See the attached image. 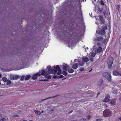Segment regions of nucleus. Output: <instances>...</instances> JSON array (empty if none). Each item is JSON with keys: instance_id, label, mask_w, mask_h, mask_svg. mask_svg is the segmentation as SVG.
Masks as SVG:
<instances>
[{"instance_id": "1", "label": "nucleus", "mask_w": 121, "mask_h": 121, "mask_svg": "<svg viewBox=\"0 0 121 121\" xmlns=\"http://www.w3.org/2000/svg\"><path fill=\"white\" fill-rule=\"evenodd\" d=\"M53 69L51 67V66H49L46 69V71L44 70L41 71V74L45 76V78H46L44 79L41 80V81H48V79L50 78V76L48 75V73H53L55 74L58 71L57 74L58 75H60L61 73V71L60 70L58 65L56 66V67H53Z\"/></svg>"}, {"instance_id": "2", "label": "nucleus", "mask_w": 121, "mask_h": 121, "mask_svg": "<svg viewBox=\"0 0 121 121\" xmlns=\"http://www.w3.org/2000/svg\"><path fill=\"white\" fill-rule=\"evenodd\" d=\"M82 61H81L79 60H78V61L79 65L82 66H83L85 62H87L89 60L88 58L85 57H83L82 58Z\"/></svg>"}, {"instance_id": "3", "label": "nucleus", "mask_w": 121, "mask_h": 121, "mask_svg": "<svg viewBox=\"0 0 121 121\" xmlns=\"http://www.w3.org/2000/svg\"><path fill=\"white\" fill-rule=\"evenodd\" d=\"M114 61V58L112 57H109L108 59V69H110Z\"/></svg>"}, {"instance_id": "4", "label": "nucleus", "mask_w": 121, "mask_h": 121, "mask_svg": "<svg viewBox=\"0 0 121 121\" xmlns=\"http://www.w3.org/2000/svg\"><path fill=\"white\" fill-rule=\"evenodd\" d=\"M106 29V26L105 25L102 26V29L99 32H98L97 31H96V33L99 35H104L105 33V30Z\"/></svg>"}, {"instance_id": "5", "label": "nucleus", "mask_w": 121, "mask_h": 121, "mask_svg": "<svg viewBox=\"0 0 121 121\" xmlns=\"http://www.w3.org/2000/svg\"><path fill=\"white\" fill-rule=\"evenodd\" d=\"M109 104L111 106H114L116 105V103L115 99H110L108 101Z\"/></svg>"}, {"instance_id": "6", "label": "nucleus", "mask_w": 121, "mask_h": 121, "mask_svg": "<svg viewBox=\"0 0 121 121\" xmlns=\"http://www.w3.org/2000/svg\"><path fill=\"white\" fill-rule=\"evenodd\" d=\"M112 73L113 75L114 76H121V71L118 72L116 70H113Z\"/></svg>"}, {"instance_id": "7", "label": "nucleus", "mask_w": 121, "mask_h": 121, "mask_svg": "<svg viewBox=\"0 0 121 121\" xmlns=\"http://www.w3.org/2000/svg\"><path fill=\"white\" fill-rule=\"evenodd\" d=\"M106 79L109 81H111L112 80V77L110 74L106 72Z\"/></svg>"}, {"instance_id": "8", "label": "nucleus", "mask_w": 121, "mask_h": 121, "mask_svg": "<svg viewBox=\"0 0 121 121\" xmlns=\"http://www.w3.org/2000/svg\"><path fill=\"white\" fill-rule=\"evenodd\" d=\"M112 114V112L111 111L108 109L106 110V117L111 116Z\"/></svg>"}, {"instance_id": "9", "label": "nucleus", "mask_w": 121, "mask_h": 121, "mask_svg": "<svg viewBox=\"0 0 121 121\" xmlns=\"http://www.w3.org/2000/svg\"><path fill=\"white\" fill-rule=\"evenodd\" d=\"M63 67V69L64 70H65V71H67L68 69L69 68V67L68 66L67 64H65L64 65Z\"/></svg>"}, {"instance_id": "10", "label": "nucleus", "mask_w": 121, "mask_h": 121, "mask_svg": "<svg viewBox=\"0 0 121 121\" xmlns=\"http://www.w3.org/2000/svg\"><path fill=\"white\" fill-rule=\"evenodd\" d=\"M78 66V63H76L72 65V68L74 69H76L77 68Z\"/></svg>"}, {"instance_id": "11", "label": "nucleus", "mask_w": 121, "mask_h": 121, "mask_svg": "<svg viewBox=\"0 0 121 121\" xmlns=\"http://www.w3.org/2000/svg\"><path fill=\"white\" fill-rule=\"evenodd\" d=\"M91 56L93 57H94L96 55V53L95 50L94 51H93L92 52H91Z\"/></svg>"}, {"instance_id": "12", "label": "nucleus", "mask_w": 121, "mask_h": 121, "mask_svg": "<svg viewBox=\"0 0 121 121\" xmlns=\"http://www.w3.org/2000/svg\"><path fill=\"white\" fill-rule=\"evenodd\" d=\"M110 98V96L109 94L107 93L106 94V102L109 101Z\"/></svg>"}, {"instance_id": "13", "label": "nucleus", "mask_w": 121, "mask_h": 121, "mask_svg": "<svg viewBox=\"0 0 121 121\" xmlns=\"http://www.w3.org/2000/svg\"><path fill=\"white\" fill-rule=\"evenodd\" d=\"M34 111L35 114L37 115H39L41 114V113L39 111L35 110Z\"/></svg>"}, {"instance_id": "14", "label": "nucleus", "mask_w": 121, "mask_h": 121, "mask_svg": "<svg viewBox=\"0 0 121 121\" xmlns=\"http://www.w3.org/2000/svg\"><path fill=\"white\" fill-rule=\"evenodd\" d=\"M99 17L100 20V22L102 23H104V20L103 19V17L101 16H100Z\"/></svg>"}, {"instance_id": "15", "label": "nucleus", "mask_w": 121, "mask_h": 121, "mask_svg": "<svg viewBox=\"0 0 121 121\" xmlns=\"http://www.w3.org/2000/svg\"><path fill=\"white\" fill-rule=\"evenodd\" d=\"M30 75H27L25 77V79L26 80H28L30 79Z\"/></svg>"}, {"instance_id": "16", "label": "nucleus", "mask_w": 121, "mask_h": 121, "mask_svg": "<svg viewBox=\"0 0 121 121\" xmlns=\"http://www.w3.org/2000/svg\"><path fill=\"white\" fill-rule=\"evenodd\" d=\"M102 48L101 47H99L97 49V52L98 53L102 51Z\"/></svg>"}, {"instance_id": "17", "label": "nucleus", "mask_w": 121, "mask_h": 121, "mask_svg": "<svg viewBox=\"0 0 121 121\" xmlns=\"http://www.w3.org/2000/svg\"><path fill=\"white\" fill-rule=\"evenodd\" d=\"M14 77V78H13L14 80L20 78L19 77L18 75H16Z\"/></svg>"}, {"instance_id": "18", "label": "nucleus", "mask_w": 121, "mask_h": 121, "mask_svg": "<svg viewBox=\"0 0 121 121\" xmlns=\"http://www.w3.org/2000/svg\"><path fill=\"white\" fill-rule=\"evenodd\" d=\"M74 71V70L73 69H68V72L69 73H73Z\"/></svg>"}, {"instance_id": "19", "label": "nucleus", "mask_w": 121, "mask_h": 121, "mask_svg": "<svg viewBox=\"0 0 121 121\" xmlns=\"http://www.w3.org/2000/svg\"><path fill=\"white\" fill-rule=\"evenodd\" d=\"M37 78V77L35 74L34 75H33L32 78L34 80L36 79Z\"/></svg>"}, {"instance_id": "20", "label": "nucleus", "mask_w": 121, "mask_h": 121, "mask_svg": "<svg viewBox=\"0 0 121 121\" xmlns=\"http://www.w3.org/2000/svg\"><path fill=\"white\" fill-rule=\"evenodd\" d=\"M118 92V91L117 90H114L113 91V93L115 94H117Z\"/></svg>"}, {"instance_id": "21", "label": "nucleus", "mask_w": 121, "mask_h": 121, "mask_svg": "<svg viewBox=\"0 0 121 121\" xmlns=\"http://www.w3.org/2000/svg\"><path fill=\"white\" fill-rule=\"evenodd\" d=\"M103 116L104 117H106V110H104L103 112Z\"/></svg>"}, {"instance_id": "22", "label": "nucleus", "mask_w": 121, "mask_h": 121, "mask_svg": "<svg viewBox=\"0 0 121 121\" xmlns=\"http://www.w3.org/2000/svg\"><path fill=\"white\" fill-rule=\"evenodd\" d=\"M120 4H118L117 5V6L116 8H117V9L118 10V11H119V8L120 7Z\"/></svg>"}, {"instance_id": "23", "label": "nucleus", "mask_w": 121, "mask_h": 121, "mask_svg": "<svg viewBox=\"0 0 121 121\" xmlns=\"http://www.w3.org/2000/svg\"><path fill=\"white\" fill-rule=\"evenodd\" d=\"M2 80L4 82H6L8 81L7 79L5 77H3L2 78Z\"/></svg>"}, {"instance_id": "24", "label": "nucleus", "mask_w": 121, "mask_h": 121, "mask_svg": "<svg viewBox=\"0 0 121 121\" xmlns=\"http://www.w3.org/2000/svg\"><path fill=\"white\" fill-rule=\"evenodd\" d=\"M62 73L65 75H66L67 74V73L65 71H64L62 72Z\"/></svg>"}, {"instance_id": "25", "label": "nucleus", "mask_w": 121, "mask_h": 121, "mask_svg": "<svg viewBox=\"0 0 121 121\" xmlns=\"http://www.w3.org/2000/svg\"><path fill=\"white\" fill-rule=\"evenodd\" d=\"M11 83V82L9 80H8L7 82V85H10Z\"/></svg>"}, {"instance_id": "26", "label": "nucleus", "mask_w": 121, "mask_h": 121, "mask_svg": "<svg viewBox=\"0 0 121 121\" xmlns=\"http://www.w3.org/2000/svg\"><path fill=\"white\" fill-rule=\"evenodd\" d=\"M24 76H22L20 79V80L22 81L24 79Z\"/></svg>"}, {"instance_id": "27", "label": "nucleus", "mask_w": 121, "mask_h": 121, "mask_svg": "<svg viewBox=\"0 0 121 121\" xmlns=\"http://www.w3.org/2000/svg\"><path fill=\"white\" fill-rule=\"evenodd\" d=\"M103 76L105 77H106V73L105 72L103 74Z\"/></svg>"}, {"instance_id": "28", "label": "nucleus", "mask_w": 121, "mask_h": 121, "mask_svg": "<svg viewBox=\"0 0 121 121\" xmlns=\"http://www.w3.org/2000/svg\"><path fill=\"white\" fill-rule=\"evenodd\" d=\"M35 74L36 75L37 77V76H40L41 75V74L40 73H37Z\"/></svg>"}, {"instance_id": "29", "label": "nucleus", "mask_w": 121, "mask_h": 121, "mask_svg": "<svg viewBox=\"0 0 121 121\" xmlns=\"http://www.w3.org/2000/svg\"><path fill=\"white\" fill-rule=\"evenodd\" d=\"M14 76L13 75H11L10 76V78L14 80L13 78H14Z\"/></svg>"}, {"instance_id": "30", "label": "nucleus", "mask_w": 121, "mask_h": 121, "mask_svg": "<svg viewBox=\"0 0 121 121\" xmlns=\"http://www.w3.org/2000/svg\"><path fill=\"white\" fill-rule=\"evenodd\" d=\"M86 120V119L85 118L81 119L80 121H85Z\"/></svg>"}, {"instance_id": "31", "label": "nucleus", "mask_w": 121, "mask_h": 121, "mask_svg": "<svg viewBox=\"0 0 121 121\" xmlns=\"http://www.w3.org/2000/svg\"><path fill=\"white\" fill-rule=\"evenodd\" d=\"M91 117V116H88L86 118L87 119H89Z\"/></svg>"}, {"instance_id": "32", "label": "nucleus", "mask_w": 121, "mask_h": 121, "mask_svg": "<svg viewBox=\"0 0 121 121\" xmlns=\"http://www.w3.org/2000/svg\"><path fill=\"white\" fill-rule=\"evenodd\" d=\"M5 119L4 118H2L1 119H0V121H3L5 120Z\"/></svg>"}, {"instance_id": "33", "label": "nucleus", "mask_w": 121, "mask_h": 121, "mask_svg": "<svg viewBox=\"0 0 121 121\" xmlns=\"http://www.w3.org/2000/svg\"><path fill=\"white\" fill-rule=\"evenodd\" d=\"M101 4L102 5H104V2H103V1H101Z\"/></svg>"}, {"instance_id": "34", "label": "nucleus", "mask_w": 121, "mask_h": 121, "mask_svg": "<svg viewBox=\"0 0 121 121\" xmlns=\"http://www.w3.org/2000/svg\"><path fill=\"white\" fill-rule=\"evenodd\" d=\"M101 120L99 119H97L96 120V121H100Z\"/></svg>"}, {"instance_id": "35", "label": "nucleus", "mask_w": 121, "mask_h": 121, "mask_svg": "<svg viewBox=\"0 0 121 121\" xmlns=\"http://www.w3.org/2000/svg\"><path fill=\"white\" fill-rule=\"evenodd\" d=\"M119 119L121 121V117H120L119 118Z\"/></svg>"}, {"instance_id": "36", "label": "nucleus", "mask_w": 121, "mask_h": 121, "mask_svg": "<svg viewBox=\"0 0 121 121\" xmlns=\"http://www.w3.org/2000/svg\"><path fill=\"white\" fill-rule=\"evenodd\" d=\"M119 100L120 101H121V96L120 97V98Z\"/></svg>"}, {"instance_id": "37", "label": "nucleus", "mask_w": 121, "mask_h": 121, "mask_svg": "<svg viewBox=\"0 0 121 121\" xmlns=\"http://www.w3.org/2000/svg\"><path fill=\"white\" fill-rule=\"evenodd\" d=\"M106 98V97L105 98V99L104 100V102H106V100L105 99Z\"/></svg>"}, {"instance_id": "38", "label": "nucleus", "mask_w": 121, "mask_h": 121, "mask_svg": "<svg viewBox=\"0 0 121 121\" xmlns=\"http://www.w3.org/2000/svg\"><path fill=\"white\" fill-rule=\"evenodd\" d=\"M23 121H27V120H23Z\"/></svg>"}, {"instance_id": "39", "label": "nucleus", "mask_w": 121, "mask_h": 121, "mask_svg": "<svg viewBox=\"0 0 121 121\" xmlns=\"http://www.w3.org/2000/svg\"><path fill=\"white\" fill-rule=\"evenodd\" d=\"M1 74H0V78L1 77Z\"/></svg>"}, {"instance_id": "40", "label": "nucleus", "mask_w": 121, "mask_h": 121, "mask_svg": "<svg viewBox=\"0 0 121 121\" xmlns=\"http://www.w3.org/2000/svg\"><path fill=\"white\" fill-rule=\"evenodd\" d=\"M90 61H93V60L92 59H91L90 60Z\"/></svg>"}, {"instance_id": "41", "label": "nucleus", "mask_w": 121, "mask_h": 121, "mask_svg": "<svg viewBox=\"0 0 121 121\" xmlns=\"http://www.w3.org/2000/svg\"><path fill=\"white\" fill-rule=\"evenodd\" d=\"M72 112H73V111H71L70 112V113Z\"/></svg>"}, {"instance_id": "42", "label": "nucleus", "mask_w": 121, "mask_h": 121, "mask_svg": "<svg viewBox=\"0 0 121 121\" xmlns=\"http://www.w3.org/2000/svg\"><path fill=\"white\" fill-rule=\"evenodd\" d=\"M43 111H41V112H40V113H43Z\"/></svg>"}, {"instance_id": "43", "label": "nucleus", "mask_w": 121, "mask_h": 121, "mask_svg": "<svg viewBox=\"0 0 121 121\" xmlns=\"http://www.w3.org/2000/svg\"><path fill=\"white\" fill-rule=\"evenodd\" d=\"M2 116V115L1 114H0V117H1Z\"/></svg>"}, {"instance_id": "44", "label": "nucleus", "mask_w": 121, "mask_h": 121, "mask_svg": "<svg viewBox=\"0 0 121 121\" xmlns=\"http://www.w3.org/2000/svg\"><path fill=\"white\" fill-rule=\"evenodd\" d=\"M32 121V120H30V121Z\"/></svg>"}, {"instance_id": "45", "label": "nucleus", "mask_w": 121, "mask_h": 121, "mask_svg": "<svg viewBox=\"0 0 121 121\" xmlns=\"http://www.w3.org/2000/svg\"><path fill=\"white\" fill-rule=\"evenodd\" d=\"M18 116L17 115H16V116H15L14 117H17Z\"/></svg>"}, {"instance_id": "46", "label": "nucleus", "mask_w": 121, "mask_h": 121, "mask_svg": "<svg viewBox=\"0 0 121 121\" xmlns=\"http://www.w3.org/2000/svg\"><path fill=\"white\" fill-rule=\"evenodd\" d=\"M86 49H88V47H87L86 48Z\"/></svg>"}, {"instance_id": "47", "label": "nucleus", "mask_w": 121, "mask_h": 121, "mask_svg": "<svg viewBox=\"0 0 121 121\" xmlns=\"http://www.w3.org/2000/svg\"><path fill=\"white\" fill-rule=\"evenodd\" d=\"M107 26H106V30L107 29Z\"/></svg>"}, {"instance_id": "48", "label": "nucleus", "mask_w": 121, "mask_h": 121, "mask_svg": "<svg viewBox=\"0 0 121 121\" xmlns=\"http://www.w3.org/2000/svg\"><path fill=\"white\" fill-rule=\"evenodd\" d=\"M99 94V93H98V95Z\"/></svg>"}, {"instance_id": "49", "label": "nucleus", "mask_w": 121, "mask_h": 121, "mask_svg": "<svg viewBox=\"0 0 121 121\" xmlns=\"http://www.w3.org/2000/svg\"><path fill=\"white\" fill-rule=\"evenodd\" d=\"M101 38L102 39H103V37H101Z\"/></svg>"}, {"instance_id": "50", "label": "nucleus", "mask_w": 121, "mask_h": 121, "mask_svg": "<svg viewBox=\"0 0 121 121\" xmlns=\"http://www.w3.org/2000/svg\"><path fill=\"white\" fill-rule=\"evenodd\" d=\"M71 62H72V60H71Z\"/></svg>"}, {"instance_id": "51", "label": "nucleus", "mask_w": 121, "mask_h": 121, "mask_svg": "<svg viewBox=\"0 0 121 121\" xmlns=\"http://www.w3.org/2000/svg\"><path fill=\"white\" fill-rule=\"evenodd\" d=\"M97 24V22H95Z\"/></svg>"}, {"instance_id": "52", "label": "nucleus", "mask_w": 121, "mask_h": 121, "mask_svg": "<svg viewBox=\"0 0 121 121\" xmlns=\"http://www.w3.org/2000/svg\"><path fill=\"white\" fill-rule=\"evenodd\" d=\"M97 24V22H95Z\"/></svg>"}, {"instance_id": "53", "label": "nucleus", "mask_w": 121, "mask_h": 121, "mask_svg": "<svg viewBox=\"0 0 121 121\" xmlns=\"http://www.w3.org/2000/svg\"><path fill=\"white\" fill-rule=\"evenodd\" d=\"M108 107V106H107L106 105V107Z\"/></svg>"}, {"instance_id": "54", "label": "nucleus", "mask_w": 121, "mask_h": 121, "mask_svg": "<svg viewBox=\"0 0 121 121\" xmlns=\"http://www.w3.org/2000/svg\"><path fill=\"white\" fill-rule=\"evenodd\" d=\"M76 60V59H75V60H74V61H75V60Z\"/></svg>"}]
</instances>
